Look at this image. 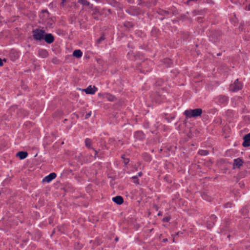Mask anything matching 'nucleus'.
I'll list each match as a JSON object with an SVG mask.
<instances>
[{
  "mask_svg": "<svg viewBox=\"0 0 250 250\" xmlns=\"http://www.w3.org/2000/svg\"><path fill=\"white\" fill-rule=\"evenodd\" d=\"M201 108H195L194 109H188L185 111L184 115L187 119L191 118H196L200 116L202 113Z\"/></svg>",
  "mask_w": 250,
  "mask_h": 250,
  "instance_id": "obj_1",
  "label": "nucleus"
},
{
  "mask_svg": "<svg viewBox=\"0 0 250 250\" xmlns=\"http://www.w3.org/2000/svg\"><path fill=\"white\" fill-rule=\"evenodd\" d=\"M32 33L33 39L35 41H40L43 40L45 31L42 29H35L33 30Z\"/></svg>",
  "mask_w": 250,
  "mask_h": 250,
  "instance_id": "obj_2",
  "label": "nucleus"
},
{
  "mask_svg": "<svg viewBox=\"0 0 250 250\" xmlns=\"http://www.w3.org/2000/svg\"><path fill=\"white\" fill-rule=\"evenodd\" d=\"M243 86L242 83L240 82L238 79L235 81L233 84L230 85V88L232 91H237L242 89Z\"/></svg>",
  "mask_w": 250,
  "mask_h": 250,
  "instance_id": "obj_3",
  "label": "nucleus"
},
{
  "mask_svg": "<svg viewBox=\"0 0 250 250\" xmlns=\"http://www.w3.org/2000/svg\"><path fill=\"white\" fill-rule=\"evenodd\" d=\"M216 221V216L215 215H211L207 221V227L208 229L212 228Z\"/></svg>",
  "mask_w": 250,
  "mask_h": 250,
  "instance_id": "obj_4",
  "label": "nucleus"
},
{
  "mask_svg": "<svg viewBox=\"0 0 250 250\" xmlns=\"http://www.w3.org/2000/svg\"><path fill=\"white\" fill-rule=\"evenodd\" d=\"M43 40H44L46 43H47L48 44H51L54 42L55 39H54V37L53 36V35L52 34H51V33L46 34L45 33Z\"/></svg>",
  "mask_w": 250,
  "mask_h": 250,
  "instance_id": "obj_5",
  "label": "nucleus"
},
{
  "mask_svg": "<svg viewBox=\"0 0 250 250\" xmlns=\"http://www.w3.org/2000/svg\"><path fill=\"white\" fill-rule=\"evenodd\" d=\"M244 161L241 158L235 159L233 161V168H240L243 166Z\"/></svg>",
  "mask_w": 250,
  "mask_h": 250,
  "instance_id": "obj_6",
  "label": "nucleus"
},
{
  "mask_svg": "<svg viewBox=\"0 0 250 250\" xmlns=\"http://www.w3.org/2000/svg\"><path fill=\"white\" fill-rule=\"evenodd\" d=\"M244 142L242 146L244 147H248L250 146V133L246 134L243 137Z\"/></svg>",
  "mask_w": 250,
  "mask_h": 250,
  "instance_id": "obj_7",
  "label": "nucleus"
},
{
  "mask_svg": "<svg viewBox=\"0 0 250 250\" xmlns=\"http://www.w3.org/2000/svg\"><path fill=\"white\" fill-rule=\"evenodd\" d=\"M97 88L95 86L92 87L91 85H89L83 90L87 94H94L97 90Z\"/></svg>",
  "mask_w": 250,
  "mask_h": 250,
  "instance_id": "obj_8",
  "label": "nucleus"
},
{
  "mask_svg": "<svg viewBox=\"0 0 250 250\" xmlns=\"http://www.w3.org/2000/svg\"><path fill=\"white\" fill-rule=\"evenodd\" d=\"M56 176H57V175L55 173L52 172V173H50L48 175L45 176L43 178L42 181L49 183V182H51L52 180L55 179L56 177Z\"/></svg>",
  "mask_w": 250,
  "mask_h": 250,
  "instance_id": "obj_9",
  "label": "nucleus"
},
{
  "mask_svg": "<svg viewBox=\"0 0 250 250\" xmlns=\"http://www.w3.org/2000/svg\"><path fill=\"white\" fill-rule=\"evenodd\" d=\"M216 99L217 102L221 104H225L228 102V97L225 95H219Z\"/></svg>",
  "mask_w": 250,
  "mask_h": 250,
  "instance_id": "obj_10",
  "label": "nucleus"
},
{
  "mask_svg": "<svg viewBox=\"0 0 250 250\" xmlns=\"http://www.w3.org/2000/svg\"><path fill=\"white\" fill-rule=\"evenodd\" d=\"M112 201L117 205H121L124 202V199L121 196H116L112 198Z\"/></svg>",
  "mask_w": 250,
  "mask_h": 250,
  "instance_id": "obj_11",
  "label": "nucleus"
},
{
  "mask_svg": "<svg viewBox=\"0 0 250 250\" xmlns=\"http://www.w3.org/2000/svg\"><path fill=\"white\" fill-rule=\"evenodd\" d=\"M38 54L40 57L45 58L48 56V52L45 49H41L38 51Z\"/></svg>",
  "mask_w": 250,
  "mask_h": 250,
  "instance_id": "obj_12",
  "label": "nucleus"
},
{
  "mask_svg": "<svg viewBox=\"0 0 250 250\" xmlns=\"http://www.w3.org/2000/svg\"><path fill=\"white\" fill-rule=\"evenodd\" d=\"M16 156L22 160L27 157L28 153L26 151H19L17 153Z\"/></svg>",
  "mask_w": 250,
  "mask_h": 250,
  "instance_id": "obj_13",
  "label": "nucleus"
},
{
  "mask_svg": "<svg viewBox=\"0 0 250 250\" xmlns=\"http://www.w3.org/2000/svg\"><path fill=\"white\" fill-rule=\"evenodd\" d=\"M84 143L85 146L87 148L92 149L93 147H92V140L88 138H86L84 140Z\"/></svg>",
  "mask_w": 250,
  "mask_h": 250,
  "instance_id": "obj_14",
  "label": "nucleus"
},
{
  "mask_svg": "<svg viewBox=\"0 0 250 250\" xmlns=\"http://www.w3.org/2000/svg\"><path fill=\"white\" fill-rule=\"evenodd\" d=\"M104 97L106 98L108 101L110 102H113L116 100L115 97L109 93L105 94Z\"/></svg>",
  "mask_w": 250,
  "mask_h": 250,
  "instance_id": "obj_15",
  "label": "nucleus"
},
{
  "mask_svg": "<svg viewBox=\"0 0 250 250\" xmlns=\"http://www.w3.org/2000/svg\"><path fill=\"white\" fill-rule=\"evenodd\" d=\"M134 136L135 138L138 139H143L145 138V135L142 131H136Z\"/></svg>",
  "mask_w": 250,
  "mask_h": 250,
  "instance_id": "obj_16",
  "label": "nucleus"
},
{
  "mask_svg": "<svg viewBox=\"0 0 250 250\" xmlns=\"http://www.w3.org/2000/svg\"><path fill=\"white\" fill-rule=\"evenodd\" d=\"M82 55L83 52L81 50L79 49L74 50V51L73 53V55L77 58L81 57L82 56Z\"/></svg>",
  "mask_w": 250,
  "mask_h": 250,
  "instance_id": "obj_17",
  "label": "nucleus"
},
{
  "mask_svg": "<svg viewBox=\"0 0 250 250\" xmlns=\"http://www.w3.org/2000/svg\"><path fill=\"white\" fill-rule=\"evenodd\" d=\"M198 153L201 156H207L209 154V152L207 150H199L198 152Z\"/></svg>",
  "mask_w": 250,
  "mask_h": 250,
  "instance_id": "obj_18",
  "label": "nucleus"
},
{
  "mask_svg": "<svg viewBox=\"0 0 250 250\" xmlns=\"http://www.w3.org/2000/svg\"><path fill=\"white\" fill-rule=\"evenodd\" d=\"M78 2L86 6H89L90 5V2L87 0H78Z\"/></svg>",
  "mask_w": 250,
  "mask_h": 250,
  "instance_id": "obj_19",
  "label": "nucleus"
},
{
  "mask_svg": "<svg viewBox=\"0 0 250 250\" xmlns=\"http://www.w3.org/2000/svg\"><path fill=\"white\" fill-rule=\"evenodd\" d=\"M157 13L160 15H168L169 14V12L168 11H166L162 9H159Z\"/></svg>",
  "mask_w": 250,
  "mask_h": 250,
  "instance_id": "obj_20",
  "label": "nucleus"
},
{
  "mask_svg": "<svg viewBox=\"0 0 250 250\" xmlns=\"http://www.w3.org/2000/svg\"><path fill=\"white\" fill-rule=\"evenodd\" d=\"M164 63L166 64V66L167 67H169L170 66L172 62L170 59H165L164 61Z\"/></svg>",
  "mask_w": 250,
  "mask_h": 250,
  "instance_id": "obj_21",
  "label": "nucleus"
},
{
  "mask_svg": "<svg viewBox=\"0 0 250 250\" xmlns=\"http://www.w3.org/2000/svg\"><path fill=\"white\" fill-rule=\"evenodd\" d=\"M132 179L133 180V182L136 184V185H139V181L138 178L137 176H134L132 177Z\"/></svg>",
  "mask_w": 250,
  "mask_h": 250,
  "instance_id": "obj_22",
  "label": "nucleus"
},
{
  "mask_svg": "<svg viewBox=\"0 0 250 250\" xmlns=\"http://www.w3.org/2000/svg\"><path fill=\"white\" fill-rule=\"evenodd\" d=\"M104 39H105V38H104V35H102L99 39H98L97 40L96 43L97 44H100L104 40Z\"/></svg>",
  "mask_w": 250,
  "mask_h": 250,
  "instance_id": "obj_23",
  "label": "nucleus"
},
{
  "mask_svg": "<svg viewBox=\"0 0 250 250\" xmlns=\"http://www.w3.org/2000/svg\"><path fill=\"white\" fill-rule=\"evenodd\" d=\"M170 219V218L169 217L167 216V217H164L163 219V222H168L169 221Z\"/></svg>",
  "mask_w": 250,
  "mask_h": 250,
  "instance_id": "obj_24",
  "label": "nucleus"
},
{
  "mask_svg": "<svg viewBox=\"0 0 250 250\" xmlns=\"http://www.w3.org/2000/svg\"><path fill=\"white\" fill-rule=\"evenodd\" d=\"M145 159L146 161H150L151 159L150 155L146 154V157L145 158Z\"/></svg>",
  "mask_w": 250,
  "mask_h": 250,
  "instance_id": "obj_25",
  "label": "nucleus"
},
{
  "mask_svg": "<svg viewBox=\"0 0 250 250\" xmlns=\"http://www.w3.org/2000/svg\"><path fill=\"white\" fill-rule=\"evenodd\" d=\"M91 115V112L90 111L86 114L85 119H88V118H89L90 117Z\"/></svg>",
  "mask_w": 250,
  "mask_h": 250,
  "instance_id": "obj_26",
  "label": "nucleus"
},
{
  "mask_svg": "<svg viewBox=\"0 0 250 250\" xmlns=\"http://www.w3.org/2000/svg\"><path fill=\"white\" fill-rule=\"evenodd\" d=\"M92 149L95 152L94 157H95V158H96V157L97 156V154H98V151L97 150H96L95 148H92Z\"/></svg>",
  "mask_w": 250,
  "mask_h": 250,
  "instance_id": "obj_27",
  "label": "nucleus"
},
{
  "mask_svg": "<svg viewBox=\"0 0 250 250\" xmlns=\"http://www.w3.org/2000/svg\"><path fill=\"white\" fill-rule=\"evenodd\" d=\"M129 162V159L128 158H125L124 159V163L126 165Z\"/></svg>",
  "mask_w": 250,
  "mask_h": 250,
  "instance_id": "obj_28",
  "label": "nucleus"
},
{
  "mask_svg": "<svg viewBox=\"0 0 250 250\" xmlns=\"http://www.w3.org/2000/svg\"><path fill=\"white\" fill-rule=\"evenodd\" d=\"M142 175H143V173L142 172H139L138 173L137 176H138V177H141L142 176Z\"/></svg>",
  "mask_w": 250,
  "mask_h": 250,
  "instance_id": "obj_29",
  "label": "nucleus"
},
{
  "mask_svg": "<svg viewBox=\"0 0 250 250\" xmlns=\"http://www.w3.org/2000/svg\"><path fill=\"white\" fill-rule=\"evenodd\" d=\"M3 65V63L2 62V60L1 58H0V66H2Z\"/></svg>",
  "mask_w": 250,
  "mask_h": 250,
  "instance_id": "obj_30",
  "label": "nucleus"
},
{
  "mask_svg": "<svg viewBox=\"0 0 250 250\" xmlns=\"http://www.w3.org/2000/svg\"><path fill=\"white\" fill-rule=\"evenodd\" d=\"M246 9H247V10H248L250 11V4H249V5L247 7Z\"/></svg>",
  "mask_w": 250,
  "mask_h": 250,
  "instance_id": "obj_31",
  "label": "nucleus"
},
{
  "mask_svg": "<svg viewBox=\"0 0 250 250\" xmlns=\"http://www.w3.org/2000/svg\"><path fill=\"white\" fill-rule=\"evenodd\" d=\"M162 213L161 212H159L158 213V215L160 216V215H162Z\"/></svg>",
  "mask_w": 250,
  "mask_h": 250,
  "instance_id": "obj_32",
  "label": "nucleus"
},
{
  "mask_svg": "<svg viewBox=\"0 0 250 250\" xmlns=\"http://www.w3.org/2000/svg\"><path fill=\"white\" fill-rule=\"evenodd\" d=\"M163 241L165 242H167V239H163Z\"/></svg>",
  "mask_w": 250,
  "mask_h": 250,
  "instance_id": "obj_33",
  "label": "nucleus"
},
{
  "mask_svg": "<svg viewBox=\"0 0 250 250\" xmlns=\"http://www.w3.org/2000/svg\"><path fill=\"white\" fill-rule=\"evenodd\" d=\"M218 121H217V122H219L220 123L221 122V119L220 118H218Z\"/></svg>",
  "mask_w": 250,
  "mask_h": 250,
  "instance_id": "obj_34",
  "label": "nucleus"
},
{
  "mask_svg": "<svg viewBox=\"0 0 250 250\" xmlns=\"http://www.w3.org/2000/svg\"><path fill=\"white\" fill-rule=\"evenodd\" d=\"M121 157H122V159H123L124 160V159H125V158L124 157V155H122Z\"/></svg>",
  "mask_w": 250,
  "mask_h": 250,
  "instance_id": "obj_35",
  "label": "nucleus"
},
{
  "mask_svg": "<svg viewBox=\"0 0 250 250\" xmlns=\"http://www.w3.org/2000/svg\"><path fill=\"white\" fill-rule=\"evenodd\" d=\"M201 18H198V22H200V21H199V19H200Z\"/></svg>",
  "mask_w": 250,
  "mask_h": 250,
  "instance_id": "obj_36",
  "label": "nucleus"
},
{
  "mask_svg": "<svg viewBox=\"0 0 250 250\" xmlns=\"http://www.w3.org/2000/svg\"><path fill=\"white\" fill-rule=\"evenodd\" d=\"M115 240H116V241H117L118 240V238L117 237V238H115Z\"/></svg>",
  "mask_w": 250,
  "mask_h": 250,
  "instance_id": "obj_37",
  "label": "nucleus"
},
{
  "mask_svg": "<svg viewBox=\"0 0 250 250\" xmlns=\"http://www.w3.org/2000/svg\"><path fill=\"white\" fill-rule=\"evenodd\" d=\"M64 1H65V0H62V3H63Z\"/></svg>",
  "mask_w": 250,
  "mask_h": 250,
  "instance_id": "obj_38",
  "label": "nucleus"
},
{
  "mask_svg": "<svg viewBox=\"0 0 250 250\" xmlns=\"http://www.w3.org/2000/svg\"><path fill=\"white\" fill-rule=\"evenodd\" d=\"M175 242V240H174V238L173 239V242Z\"/></svg>",
  "mask_w": 250,
  "mask_h": 250,
  "instance_id": "obj_39",
  "label": "nucleus"
},
{
  "mask_svg": "<svg viewBox=\"0 0 250 250\" xmlns=\"http://www.w3.org/2000/svg\"><path fill=\"white\" fill-rule=\"evenodd\" d=\"M94 18L95 19H98V18H97V17H94Z\"/></svg>",
  "mask_w": 250,
  "mask_h": 250,
  "instance_id": "obj_40",
  "label": "nucleus"
},
{
  "mask_svg": "<svg viewBox=\"0 0 250 250\" xmlns=\"http://www.w3.org/2000/svg\"><path fill=\"white\" fill-rule=\"evenodd\" d=\"M239 185H240V187H241L242 184L241 183H239Z\"/></svg>",
  "mask_w": 250,
  "mask_h": 250,
  "instance_id": "obj_41",
  "label": "nucleus"
},
{
  "mask_svg": "<svg viewBox=\"0 0 250 250\" xmlns=\"http://www.w3.org/2000/svg\"><path fill=\"white\" fill-rule=\"evenodd\" d=\"M243 186H244V184H242V185H241V187H243Z\"/></svg>",
  "mask_w": 250,
  "mask_h": 250,
  "instance_id": "obj_42",
  "label": "nucleus"
}]
</instances>
